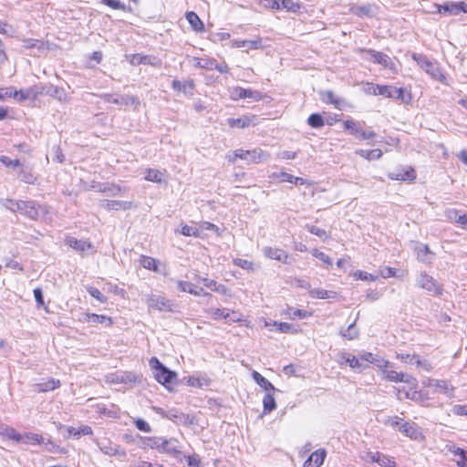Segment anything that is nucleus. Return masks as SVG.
<instances>
[{"label": "nucleus", "mask_w": 467, "mask_h": 467, "mask_svg": "<svg viewBox=\"0 0 467 467\" xmlns=\"http://www.w3.org/2000/svg\"><path fill=\"white\" fill-rule=\"evenodd\" d=\"M373 90H372V94L373 95H380V96H383L385 98H391L393 96H395L393 90H394V87L392 86H389V85H383V86H380V85H376V86H373L372 87Z\"/></svg>", "instance_id": "c9c22d12"}, {"label": "nucleus", "mask_w": 467, "mask_h": 467, "mask_svg": "<svg viewBox=\"0 0 467 467\" xmlns=\"http://www.w3.org/2000/svg\"><path fill=\"white\" fill-rule=\"evenodd\" d=\"M134 423H135L136 428L141 431H144V432L151 431V428H150V424L143 419L139 418L135 420Z\"/></svg>", "instance_id": "774afa93"}, {"label": "nucleus", "mask_w": 467, "mask_h": 467, "mask_svg": "<svg viewBox=\"0 0 467 467\" xmlns=\"http://www.w3.org/2000/svg\"><path fill=\"white\" fill-rule=\"evenodd\" d=\"M264 254L269 258L274 259L284 264H287L288 254L283 249L266 246L263 249Z\"/></svg>", "instance_id": "4468645a"}, {"label": "nucleus", "mask_w": 467, "mask_h": 467, "mask_svg": "<svg viewBox=\"0 0 467 467\" xmlns=\"http://www.w3.org/2000/svg\"><path fill=\"white\" fill-rule=\"evenodd\" d=\"M399 431L411 439H417L420 434L415 423L403 422L399 427Z\"/></svg>", "instance_id": "cd10ccee"}, {"label": "nucleus", "mask_w": 467, "mask_h": 467, "mask_svg": "<svg viewBox=\"0 0 467 467\" xmlns=\"http://www.w3.org/2000/svg\"><path fill=\"white\" fill-rule=\"evenodd\" d=\"M140 263L142 267L158 272V261L150 256L141 255L140 258Z\"/></svg>", "instance_id": "79ce46f5"}, {"label": "nucleus", "mask_w": 467, "mask_h": 467, "mask_svg": "<svg viewBox=\"0 0 467 467\" xmlns=\"http://www.w3.org/2000/svg\"><path fill=\"white\" fill-rule=\"evenodd\" d=\"M146 304L150 309L163 312H173L175 304L172 300L161 295L150 294L147 296Z\"/></svg>", "instance_id": "20e7f679"}, {"label": "nucleus", "mask_w": 467, "mask_h": 467, "mask_svg": "<svg viewBox=\"0 0 467 467\" xmlns=\"http://www.w3.org/2000/svg\"><path fill=\"white\" fill-rule=\"evenodd\" d=\"M307 124L312 128L320 129L325 125V121L320 114L313 113L308 117Z\"/></svg>", "instance_id": "3c124183"}, {"label": "nucleus", "mask_w": 467, "mask_h": 467, "mask_svg": "<svg viewBox=\"0 0 467 467\" xmlns=\"http://www.w3.org/2000/svg\"><path fill=\"white\" fill-rule=\"evenodd\" d=\"M87 291L92 297L97 299L99 302H107V297L98 288L94 286H89L87 288Z\"/></svg>", "instance_id": "e2e57ef3"}, {"label": "nucleus", "mask_w": 467, "mask_h": 467, "mask_svg": "<svg viewBox=\"0 0 467 467\" xmlns=\"http://www.w3.org/2000/svg\"><path fill=\"white\" fill-rule=\"evenodd\" d=\"M360 51L368 55L366 57L368 60L375 64L381 65L385 68H394V63L387 54L376 51L374 49H361Z\"/></svg>", "instance_id": "0eeeda50"}, {"label": "nucleus", "mask_w": 467, "mask_h": 467, "mask_svg": "<svg viewBox=\"0 0 467 467\" xmlns=\"http://www.w3.org/2000/svg\"><path fill=\"white\" fill-rule=\"evenodd\" d=\"M342 358L346 363L349 365V367L357 371H362L366 368H368L367 364L361 362L360 358H357L354 355L350 354H343Z\"/></svg>", "instance_id": "b1692460"}, {"label": "nucleus", "mask_w": 467, "mask_h": 467, "mask_svg": "<svg viewBox=\"0 0 467 467\" xmlns=\"http://www.w3.org/2000/svg\"><path fill=\"white\" fill-rule=\"evenodd\" d=\"M139 377L132 372H124L121 375H117V381L122 383H135L138 381Z\"/></svg>", "instance_id": "13d9d810"}, {"label": "nucleus", "mask_w": 467, "mask_h": 467, "mask_svg": "<svg viewBox=\"0 0 467 467\" xmlns=\"http://www.w3.org/2000/svg\"><path fill=\"white\" fill-rule=\"evenodd\" d=\"M285 314L289 317L290 319H303L312 316L311 312L301 309H294L291 306L286 307Z\"/></svg>", "instance_id": "4c0bfd02"}, {"label": "nucleus", "mask_w": 467, "mask_h": 467, "mask_svg": "<svg viewBox=\"0 0 467 467\" xmlns=\"http://www.w3.org/2000/svg\"><path fill=\"white\" fill-rule=\"evenodd\" d=\"M3 206L6 209L12 211V212H18L19 211V205H23L25 207H27V202L24 201H14L11 199H5L2 202Z\"/></svg>", "instance_id": "603ef678"}, {"label": "nucleus", "mask_w": 467, "mask_h": 467, "mask_svg": "<svg viewBox=\"0 0 467 467\" xmlns=\"http://www.w3.org/2000/svg\"><path fill=\"white\" fill-rule=\"evenodd\" d=\"M263 406H264V413L267 414L274 410L276 407L275 400L274 395L271 393H266L263 399Z\"/></svg>", "instance_id": "a18cd8bd"}, {"label": "nucleus", "mask_w": 467, "mask_h": 467, "mask_svg": "<svg viewBox=\"0 0 467 467\" xmlns=\"http://www.w3.org/2000/svg\"><path fill=\"white\" fill-rule=\"evenodd\" d=\"M149 363L154 370V378L159 383L167 385L176 379L177 374L166 368L156 357L150 358Z\"/></svg>", "instance_id": "7ed1b4c3"}, {"label": "nucleus", "mask_w": 467, "mask_h": 467, "mask_svg": "<svg viewBox=\"0 0 467 467\" xmlns=\"http://www.w3.org/2000/svg\"><path fill=\"white\" fill-rule=\"evenodd\" d=\"M278 178L281 182H287L290 183H294L296 185L300 184L303 185L305 183V180L301 177H296L290 173L282 171L278 174Z\"/></svg>", "instance_id": "de8ad7c7"}, {"label": "nucleus", "mask_w": 467, "mask_h": 467, "mask_svg": "<svg viewBox=\"0 0 467 467\" xmlns=\"http://www.w3.org/2000/svg\"><path fill=\"white\" fill-rule=\"evenodd\" d=\"M126 188H122L121 186L114 183H104L103 187H99V192L107 193L109 196H119L122 195L123 192H126Z\"/></svg>", "instance_id": "393cba45"}, {"label": "nucleus", "mask_w": 467, "mask_h": 467, "mask_svg": "<svg viewBox=\"0 0 467 467\" xmlns=\"http://www.w3.org/2000/svg\"><path fill=\"white\" fill-rule=\"evenodd\" d=\"M278 327V330L282 333H291L295 334L297 332V329L294 327L292 324L286 322L275 323Z\"/></svg>", "instance_id": "69168bd1"}, {"label": "nucleus", "mask_w": 467, "mask_h": 467, "mask_svg": "<svg viewBox=\"0 0 467 467\" xmlns=\"http://www.w3.org/2000/svg\"><path fill=\"white\" fill-rule=\"evenodd\" d=\"M382 374L386 379L391 382L410 383L412 380H415L410 375L397 372L395 370H390L387 368L382 370Z\"/></svg>", "instance_id": "9b49d317"}, {"label": "nucleus", "mask_w": 467, "mask_h": 467, "mask_svg": "<svg viewBox=\"0 0 467 467\" xmlns=\"http://www.w3.org/2000/svg\"><path fill=\"white\" fill-rule=\"evenodd\" d=\"M177 287L182 292H186L191 295L199 296H211L209 293L205 292L202 288H196V286L187 281L179 280L177 281Z\"/></svg>", "instance_id": "dca6fc26"}, {"label": "nucleus", "mask_w": 467, "mask_h": 467, "mask_svg": "<svg viewBox=\"0 0 467 467\" xmlns=\"http://www.w3.org/2000/svg\"><path fill=\"white\" fill-rule=\"evenodd\" d=\"M269 154L265 152L261 149H254L252 150H245L243 149H238L234 150V158L232 161H235L237 158L245 161L248 163H259L267 160Z\"/></svg>", "instance_id": "39448f33"}, {"label": "nucleus", "mask_w": 467, "mask_h": 467, "mask_svg": "<svg viewBox=\"0 0 467 467\" xmlns=\"http://www.w3.org/2000/svg\"><path fill=\"white\" fill-rule=\"evenodd\" d=\"M389 178L396 181L411 182L416 178V172L412 168H406L389 172Z\"/></svg>", "instance_id": "2eb2a0df"}, {"label": "nucleus", "mask_w": 467, "mask_h": 467, "mask_svg": "<svg viewBox=\"0 0 467 467\" xmlns=\"http://www.w3.org/2000/svg\"><path fill=\"white\" fill-rule=\"evenodd\" d=\"M163 173L156 169H147L145 171V180L148 182L161 183L162 182Z\"/></svg>", "instance_id": "a19ab883"}, {"label": "nucleus", "mask_w": 467, "mask_h": 467, "mask_svg": "<svg viewBox=\"0 0 467 467\" xmlns=\"http://www.w3.org/2000/svg\"><path fill=\"white\" fill-rule=\"evenodd\" d=\"M83 322H92V323H108V326L112 325V320L109 317L105 315H98L94 313H85L83 314V318L81 319Z\"/></svg>", "instance_id": "a878e982"}, {"label": "nucleus", "mask_w": 467, "mask_h": 467, "mask_svg": "<svg viewBox=\"0 0 467 467\" xmlns=\"http://www.w3.org/2000/svg\"><path fill=\"white\" fill-rule=\"evenodd\" d=\"M99 450L101 451V452H103L104 454L106 455H109V456H116V455H119V456H125L126 455V452L124 450H121L119 448V446H116V445H112L110 442H109L108 444H99Z\"/></svg>", "instance_id": "c85d7f7f"}, {"label": "nucleus", "mask_w": 467, "mask_h": 467, "mask_svg": "<svg viewBox=\"0 0 467 467\" xmlns=\"http://www.w3.org/2000/svg\"><path fill=\"white\" fill-rule=\"evenodd\" d=\"M311 253L314 257L321 260L323 263L327 265V267L332 265V259L325 253L317 249H314Z\"/></svg>", "instance_id": "680f3d73"}, {"label": "nucleus", "mask_w": 467, "mask_h": 467, "mask_svg": "<svg viewBox=\"0 0 467 467\" xmlns=\"http://www.w3.org/2000/svg\"><path fill=\"white\" fill-rule=\"evenodd\" d=\"M236 47H245L247 49H256L261 47V40H238L235 41Z\"/></svg>", "instance_id": "864d4df0"}, {"label": "nucleus", "mask_w": 467, "mask_h": 467, "mask_svg": "<svg viewBox=\"0 0 467 467\" xmlns=\"http://www.w3.org/2000/svg\"><path fill=\"white\" fill-rule=\"evenodd\" d=\"M309 296L312 298L327 299L335 298L337 293L334 291H328L322 288H313L309 290Z\"/></svg>", "instance_id": "f704fd0d"}, {"label": "nucleus", "mask_w": 467, "mask_h": 467, "mask_svg": "<svg viewBox=\"0 0 467 467\" xmlns=\"http://www.w3.org/2000/svg\"><path fill=\"white\" fill-rule=\"evenodd\" d=\"M155 411L159 414H161L162 417H165L174 422H179L180 421V415L182 412L176 410H169L168 412H165L161 408H154Z\"/></svg>", "instance_id": "8fccbe9b"}, {"label": "nucleus", "mask_w": 467, "mask_h": 467, "mask_svg": "<svg viewBox=\"0 0 467 467\" xmlns=\"http://www.w3.org/2000/svg\"><path fill=\"white\" fill-rule=\"evenodd\" d=\"M416 285L427 291L430 295L438 296L443 292V286L427 272H420L415 279Z\"/></svg>", "instance_id": "f03ea898"}, {"label": "nucleus", "mask_w": 467, "mask_h": 467, "mask_svg": "<svg viewBox=\"0 0 467 467\" xmlns=\"http://www.w3.org/2000/svg\"><path fill=\"white\" fill-rule=\"evenodd\" d=\"M60 386V381L55 379H48L47 380H43L42 382L36 383L33 385L34 390L38 392H47L50 390H54Z\"/></svg>", "instance_id": "412c9836"}, {"label": "nucleus", "mask_w": 467, "mask_h": 467, "mask_svg": "<svg viewBox=\"0 0 467 467\" xmlns=\"http://www.w3.org/2000/svg\"><path fill=\"white\" fill-rule=\"evenodd\" d=\"M343 127L346 130H348L351 135L355 138L361 140L364 135V129L361 124L353 119H347L343 121Z\"/></svg>", "instance_id": "6ab92c4d"}, {"label": "nucleus", "mask_w": 467, "mask_h": 467, "mask_svg": "<svg viewBox=\"0 0 467 467\" xmlns=\"http://www.w3.org/2000/svg\"><path fill=\"white\" fill-rule=\"evenodd\" d=\"M100 206L108 211L130 210L132 207L131 202L116 201V200H103L100 202Z\"/></svg>", "instance_id": "f8f14e48"}, {"label": "nucleus", "mask_w": 467, "mask_h": 467, "mask_svg": "<svg viewBox=\"0 0 467 467\" xmlns=\"http://www.w3.org/2000/svg\"><path fill=\"white\" fill-rule=\"evenodd\" d=\"M181 233L184 236L198 237L200 235L199 230L196 227L190 225H183Z\"/></svg>", "instance_id": "338daca9"}, {"label": "nucleus", "mask_w": 467, "mask_h": 467, "mask_svg": "<svg viewBox=\"0 0 467 467\" xmlns=\"http://www.w3.org/2000/svg\"><path fill=\"white\" fill-rule=\"evenodd\" d=\"M415 252L419 261L424 264H431V258L429 257V255H432L433 254L427 244H418L415 247Z\"/></svg>", "instance_id": "4be33fe9"}, {"label": "nucleus", "mask_w": 467, "mask_h": 467, "mask_svg": "<svg viewBox=\"0 0 467 467\" xmlns=\"http://www.w3.org/2000/svg\"><path fill=\"white\" fill-rule=\"evenodd\" d=\"M12 95L19 100L26 99V96L22 90L13 92L12 88H0V100H4L5 98H9Z\"/></svg>", "instance_id": "37998d69"}, {"label": "nucleus", "mask_w": 467, "mask_h": 467, "mask_svg": "<svg viewBox=\"0 0 467 467\" xmlns=\"http://www.w3.org/2000/svg\"><path fill=\"white\" fill-rule=\"evenodd\" d=\"M207 313L209 315H211V317L214 320H218L221 318H223V319L230 318L232 321L239 320V317H230V312L227 308H210L207 310ZM232 314L236 316L235 312H233Z\"/></svg>", "instance_id": "5701e85b"}, {"label": "nucleus", "mask_w": 467, "mask_h": 467, "mask_svg": "<svg viewBox=\"0 0 467 467\" xmlns=\"http://www.w3.org/2000/svg\"><path fill=\"white\" fill-rule=\"evenodd\" d=\"M355 153L360 157H363V158L368 160V161L379 160L382 156V151L379 149H375V150L358 149L355 151Z\"/></svg>", "instance_id": "72a5a7b5"}, {"label": "nucleus", "mask_w": 467, "mask_h": 467, "mask_svg": "<svg viewBox=\"0 0 467 467\" xmlns=\"http://www.w3.org/2000/svg\"><path fill=\"white\" fill-rule=\"evenodd\" d=\"M234 265L245 270H254V263L246 259L235 258L234 259Z\"/></svg>", "instance_id": "0e129e2a"}, {"label": "nucleus", "mask_w": 467, "mask_h": 467, "mask_svg": "<svg viewBox=\"0 0 467 467\" xmlns=\"http://www.w3.org/2000/svg\"><path fill=\"white\" fill-rule=\"evenodd\" d=\"M65 243L78 253H84L88 250L92 253L95 252L94 245L90 242L85 240H78L75 237L68 236L66 238Z\"/></svg>", "instance_id": "1a4fd4ad"}, {"label": "nucleus", "mask_w": 467, "mask_h": 467, "mask_svg": "<svg viewBox=\"0 0 467 467\" xmlns=\"http://www.w3.org/2000/svg\"><path fill=\"white\" fill-rule=\"evenodd\" d=\"M449 451L452 455V460L459 467H467V451L463 449L451 445L449 447Z\"/></svg>", "instance_id": "f3484780"}, {"label": "nucleus", "mask_w": 467, "mask_h": 467, "mask_svg": "<svg viewBox=\"0 0 467 467\" xmlns=\"http://www.w3.org/2000/svg\"><path fill=\"white\" fill-rule=\"evenodd\" d=\"M326 455L327 453L324 449H318L315 451L306 460L303 467H320L325 461Z\"/></svg>", "instance_id": "ddd939ff"}, {"label": "nucleus", "mask_w": 467, "mask_h": 467, "mask_svg": "<svg viewBox=\"0 0 467 467\" xmlns=\"http://www.w3.org/2000/svg\"><path fill=\"white\" fill-rule=\"evenodd\" d=\"M43 90H45L46 94L49 95L50 97H55L60 101H63L66 99L67 95H66L64 89H62V88L49 86V87L44 88Z\"/></svg>", "instance_id": "c03bdc74"}, {"label": "nucleus", "mask_w": 467, "mask_h": 467, "mask_svg": "<svg viewBox=\"0 0 467 467\" xmlns=\"http://www.w3.org/2000/svg\"><path fill=\"white\" fill-rule=\"evenodd\" d=\"M47 213L48 210L47 206L31 202V219H44Z\"/></svg>", "instance_id": "c756f323"}, {"label": "nucleus", "mask_w": 467, "mask_h": 467, "mask_svg": "<svg viewBox=\"0 0 467 467\" xmlns=\"http://www.w3.org/2000/svg\"><path fill=\"white\" fill-rule=\"evenodd\" d=\"M34 297H35V300L36 302V307L37 308H41L43 307L45 309V311L47 313H48V309H47V306L45 305V302H44V296H43V292L40 288H35L34 291Z\"/></svg>", "instance_id": "bf43d9fd"}, {"label": "nucleus", "mask_w": 467, "mask_h": 467, "mask_svg": "<svg viewBox=\"0 0 467 467\" xmlns=\"http://www.w3.org/2000/svg\"><path fill=\"white\" fill-rule=\"evenodd\" d=\"M411 360H414V364L417 366V368H421L426 372H430L432 369L431 362L425 358H421L418 355H412Z\"/></svg>", "instance_id": "09e8293b"}, {"label": "nucleus", "mask_w": 467, "mask_h": 467, "mask_svg": "<svg viewBox=\"0 0 467 467\" xmlns=\"http://www.w3.org/2000/svg\"><path fill=\"white\" fill-rule=\"evenodd\" d=\"M412 58L434 80L443 85H449L447 76L442 72L437 63L431 62L425 56L420 54H413Z\"/></svg>", "instance_id": "f257e3e1"}, {"label": "nucleus", "mask_w": 467, "mask_h": 467, "mask_svg": "<svg viewBox=\"0 0 467 467\" xmlns=\"http://www.w3.org/2000/svg\"><path fill=\"white\" fill-rule=\"evenodd\" d=\"M163 437H147L144 439V444L150 448L156 449L160 451L161 445L163 443Z\"/></svg>", "instance_id": "4d7b16f0"}, {"label": "nucleus", "mask_w": 467, "mask_h": 467, "mask_svg": "<svg viewBox=\"0 0 467 467\" xmlns=\"http://www.w3.org/2000/svg\"><path fill=\"white\" fill-rule=\"evenodd\" d=\"M163 443L161 445L160 452L168 453L171 455H177L179 451V441L174 438L162 440Z\"/></svg>", "instance_id": "aec40b11"}, {"label": "nucleus", "mask_w": 467, "mask_h": 467, "mask_svg": "<svg viewBox=\"0 0 467 467\" xmlns=\"http://www.w3.org/2000/svg\"><path fill=\"white\" fill-rule=\"evenodd\" d=\"M252 377H253V379L265 390H266V391H270V390L275 391V388L274 387V385L267 379H265L264 376H262L259 372H257L255 370L253 371Z\"/></svg>", "instance_id": "473e14b6"}, {"label": "nucleus", "mask_w": 467, "mask_h": 467, "mask_svg": "<svg viewBox=\"0 0 467 467\" xmlns=\"http://www.w3.org/2000/svg\"><path fill=\"white\" fill-rule=\"evenodd\" d=\"M430 386L434 387L437 391L449 397L452 396L453 388L445 380L431 379Z\"/></svg>", "instance_id": "bb28decb"}, {"label": "nucleus", "mask_w": 467, "mask_h": 467, "mask_svg": "<svg viewBox=\"0 0 467 467\" xmlns=\"http://www.w3.org/2000/svg\"><path fill=\"white\" fill-rule=\"evenodd\" d=\"M193 66L198 68L213 70L214 59L209 57H193Z\"/></svg>", "instance_id": "ea45409f"}, {"label": "nucleus", "mask_w": 467, "mask_h": 467, "mask_svg": "<svg viewBox=\"0 0 467 467\" xmlns=\"http://www.w3.org/2000/svg\"><path fill=\"white\" fill-rule=\"evenodd\" d=\"M172 88L175 90L183 91L184 93H186L188 88L189 89L193 88V82L189 81V82L182 83L180 80L175 79L172 81Z\"/></svg>", "instance_id": "052dcab7"}, {"label": "nucleus", "mask_w": 467, "mask_h": 467, "mask_svg": "<svg viewBox=\"0 0 467 467\" xmlns=\"http://www.w3.org/2000/svg\"><path fill=\"white\" fill-rule=\"evenodd\" d=\"M340 335L348 339V340H353V339H356L358 338V335H359V332L358 330V328L356 327V321H354L353 323H351L348 327L347 329L345 330H340Z\"/></svg>", "instance_id": "58836bf2"}, {"label": "nucleus", "mask_w": 467, "mask_h": 467, "mask_svg": "<svg viewBox=\"0 0 467 467\" xmlns=\"http://www.w3.org/2000/svg\"><path fill=\"white\" fill-rule=\"evenodd\" d=\"M100 98L107 103H113L120 107L133 106L134 109H137L140 106V99L136 96L104 93L100 95Z\"/></svg>", "instance_id": "423d86ee"}, {"label": "nucleus", "mask_w": 467, "mask_h": 467, "mask_svg": "<svg viewBox=\"0 0 467 467\" xmlns=\"http://www.w3.org/2000/svg\"><path fill=\"white\" fill-rule=\"evenodd\" d=\"M252 123V120L248 117H242L237 119H228V124L230 127H237V128H246L249 127Z\"/></svg>", "instance_id": "49530a36"}, {"label": "nucleus", "mask_w": 467, "mask_h": 467, "mask_svg": "<svg viewBox=\"0 0 467 467\" xmlns=\"http://www.w3.org/2000/svg\"><path fill=\"white\" fill-rule=\"evenodd\" d=\"M367 459L372 462H377L382 467H396V462L389 456L379 452L369 451L367 453Z\"/></svg>", "instance_id": "9d476101"}, {"label": "nucleus", "mask_w": 467, "mask_h": 467, "mask_svg": "<svg viewBox=\"0 0 467 467\" xmlns=\"http://www.w3.org/2000/svg\"><path fill=\"white\" fill-rule=\"evenodd\" d=\"M353 12L358 16H373V8L370 5H359L353 8Z\"/></svg>", "instance_id": "6e6d98bb"}, {"label": "nucleus", "mask_w": 467, "mask_h": 467, "mask_svg": "<svg viewBox=\"0 0 467 467\" xmlns=\"http://www.w3.org/2000/svg\"><path fill=\"white\" fill-rule=\"evenodd\" d=\"M67 432L68 436H73L76 439H79L81 435H91L93 433L91 427L88 425H82L79 428L67 427Z\"/></svg>", "instance_id": "7c9ffc66"}, {"label": "nucleus", "mask_w": 467, "mask_h": 467, "mask_svg": "<svg viewBox=\"0 0 467 467\" xmlns=\"http://www.w3.org/2000/svg\"><path fill=\"white\" fill-rule=\"evenodd\" d=\"M186 19L192 27L193 30L201 32L203 30L204 26L202 21L200 19L198 15L192 11L186 13Z\"/></svg>", "instance_id": "2f4dec72"}, {"label": "nucleus", "mask_w": 467, "mask_h": 467, "mask_svg": "<svg viewBox=\"0 0 467 467\" xmlns=\"http://www.w3.org/2000/svg\"><path fill=\"white\" fill-rule=\"evenodd\" d=\"M320 97L324 103L332 104L335 106V108L338 109H342V108L346 104L345 99L341 98H337L333 91L331 90L322 91L320 93Z\"/></svg>", "instance_id": "a211bd4d"}, {"label": "nucleus", "mask_w": 467, "mask_h": 467, "mask_svg": "<svg viewBox=\"0 0 467 467\" xmlns=\"http://www.w3.org/2000/svg\"><path fill=\"white\" fill-rule=\"evenodd\" d=\"M231 96L234 99H249L253 101H259L264 99V95L260 91L241 87L234 88L231 91Z\"/></svg>", "instance_id": "6e6552de"}, {"label": "nucleus", "mask_w": 467, "mask_h": 467, "mask_svg": "<svg viewBox=\"0 0 467 467\" xmlns=\"http://www.w3.org/2000/svg\"><path fill=\"white\" fill-rule=\"evenodd\" d=\"M280 5L281 9H285L293 13H297L301 7L299 3L294 2L293 0H280Z\"/></svg>", "instance_id": "5fc2aeb1"}, {"label": "nucleus", "mask_w": 467, "mask_h": 467, "mask_svg": "<svg viewBox=\"0 0 467 467\" xmlns=\"http://www.w3.org/2000/svg\"><path fill=\"white\" fill-rule=\"evenodd\" d=\"M34 443L43 444L45 446V449L48 451H53L54 449L56 448V444L49 439H47L46 441V439L41 435L31 433V444Z\"/></svg>", "instance_id": "e433bc0d"}]
</instances>
